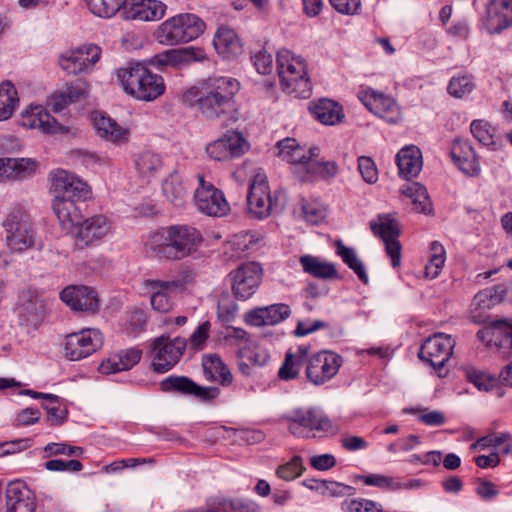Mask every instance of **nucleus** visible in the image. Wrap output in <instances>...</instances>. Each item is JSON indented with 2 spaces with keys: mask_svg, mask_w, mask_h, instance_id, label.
I'll use <instances>...</instances> for the list:
<instances>
[{
  "mask_svg": "<svg viewBox=\"0 0 512 512\" xmlns=\"http://www.w3.org/2000/svg\"><path fill=\"white\" fill-rule=\"evenodd\" d=\"M240 83L232 77L217 76L204 80L190 90L194 97L193 105L206 119H220L233 110L235 96Z\"/></svg>",
  "mask_w": 512,
  "mask_h": 512,
  "instance_id": "obj_1",
  "label": "nucleus"
},
{
  "mask_svg": "<svg viewBox=\"0 0 512 512\" xmlns=\"http://www.w3.org/2000/svg\"><path fill=\"white\" fill-rule=\"evenodd\" d=\"M201 241L196 228L173 225L152 234L145 246L158 259L181 260L195 252Z\"/></svg>",
  "mask_w": 512,
  "mask_h": 512,
  "instance_id": "obj_2",
  "label": "nucleus"
},
{
  "mask_svg": "<svg viewBox=\"0 0 512 512\" xmlns=\"http://www.w3.org/2000/svg\"><path fill=\"white\" fill-rule=\"evenodd\" d=\"M116 77L124 92L140 101H154L165 92L162 76L141 63H129L117 69Z\"/></svg>",
  "mask_w": 512,
  "mask_h": 512,
  "instance_id": "obj_3",
  "label": "nucleus"
},
{
  "mask_svg": "<svg viewBox=\"0 0 512 512\" xmlns=\"http://www.w3.org/2000/svg\"><path fill=\"white\" fill-rule=\"evenodd\" d=\"M277 69L284 91L297 98H308L311 83L307 71V62L288 49L277 53Z\"/></svg>",
  "mask_w": 512,
  "mask_h": 512,
  "instance_id": "obj_4",
  "label": "nucleus"
},
{
  "mask_svg": "<svg viewBox=\"0 0 512 512\" xmlns=\"http://www.w3.org/2000/svg\"><path fill=\"white\" fill-rule=\"evenodd\" d=\"M288 431L298 438L334 435L339 431L337 424L314 408H297L284 416Z\"/></svg>",
  "mask_w": 512,
  "mask_h": 512,
  "instance_id": "obj_5",
  "label": "nucleus"
},
{
  "mask_svg": "<svg viewBox=\"0 0 512 512\" xmlns=\"http://www.w3.org/2000/svg\"><path fill=\"white\" fill-rule=\"evenodd\" d=\"M205 30L204 21L195 14L181 13L162 22L154 38L162 45H177L198 38Z\"/></svg>",
  "mask_w": 512,
  "mask_h": 512,
  "instance_id": "obj_6",
  "label": "nucleus"
},
{
  "mask_svg": "<svg viewBox=\"0 0 512 512\" xmlns=\"http://www.w3.org/2000/svg\"><path fill=\"white\" fill-rule=\"evenodd\" d=\"M187 342L185 338L160 336L151 342V365L154 371L165 373L174 367L183 355Z\"/></svg>",
  "mask_w": 512,
  "mask_h": 512,
  "instance_id": "obj_7",
  "label": "nucleus"
},
{
  "mask_svg": "<svg viewBox=\"0 0 512 512\" xmlns=\"http://www.w3.org/2000/svg\"><path fill=\"white\" fill-rule=\"evenodd\" d=\"M370 228L375 236H379L383 240L392 267H400L401 244L398 237L401 228L394 214H379L376 219L370 222Z\"/></svg>",
  "mask_w": 512,
  "mask_h": 512,
  "instance_id": "obj_8",
  "label": "nucleus"
},
{
  "mask_svg": "<svg viewBox=\"0 0 512 512\" xmlns=\"http://www.w3.org/2000/svg\"><path fill=\"white\" fill-rule=\"evenodd\" d=\"M103 344V335L98 329L85 328L65 336L63 352L67 359L78 361L95 353Z\"/></svg>",
  "mask_w": 512,
  "mask_h": 512,
  "instance_id": "obj_9",
  "label": "nucleus"
},
{
  "mask_svg": "<svg viewBox=\"0 0 512 512\" xmlns=\"http://www.w3.org/2000/svg\"><path fill=\"white\" fill-rule=\"evenodd\" d=\"M276 206V199L272 196L265 174L254 175L247 194V211L255 219L267 218Z\"/></svg>",
  "mask_w": 512,
  "mask_h": 512,
  "instance_id": "obj_10",
  "label": "nucleus"
},
{
  "mask_svg": "<svg viewBox=\"0 0 512 512\" xmlns=\"http://www.w3.org/2000/svg\"><path fill=\"white\" fill-rule=\"evenodd\" d=\"M3 226L6 232V244L13 250L22 252L35 243V231L27 215L13 212L7 216Z\"/></svg>",
  "mask_w": 512,
  "mask_h": 512,
  "instance_id": "obj_11",
  "label": "nucleus"
},
{
  "mask_svg": "<svg viewBox=\"0 0 512 512\" xmlns=\"http://www.w3.org/2000/svg\"><path fill=\"white\" fill-rule=\"evenodd\" d=\"M306 360V377L316 386L323 385L334 378L342 365V357L329 350L308 355Z\"/></svg>",
  "mask_w": 512,
  "mask_h": 512,
  "instance_id": "obj_12",
  "label": "nucleus"
},
{
  "mask_svg": "<svg viewBox=\"0 0 512 512\" xmlns=\"http://www.w3.org/2000/svg\"><path fill=\"white\" fill-rule=\"evenodd\" d=\"M198 186L195 189L193 201L196 208L208 216L222 217L230 210L229 204L219 189L206 181L203 175H198Z\"/></svg>",
  "mask_w": 512,
  "mask_h": 512,
  "instance_id": "obj_13",
  "label": "nucleus"
},
{
  "mask_svg": "<svg viewBox=\"0 0 512 512\" xmlns=\"http://www.w3.org/2000/svg\"><path fill=\"white\" fill-rule=\"evenodd\" d=\"M101 48L94 44H84L70 48L60 54L58 62L60 67L71 75L90 72L100 60Z\"/></svg>",
  "mask_w": 512,
  "mask_h": 512,
  "instance_id": "obj_14",
  "label": "nucleus"
},
{
  "mask_svg": "<svg viewBox=\"0 0 512 512\" xmlns=\"http://www.w3.org/2000/svg\"><path fill=\"white\" fill-rule=\"evenodd\" d=\"M49 180L54 198L86 200L89 197L90 189L87 183L66 170L52 171Z\"/></svg>",
  "mask_w": 512,
  "mask_h": 512,
  "instance_id": "obj_15",
  "label": "nucleus"
},
{
  "mask_svg": "<svg viewBox=\"0 0 512 512\" xmlns=\"http://www.w3.org/2000/svg\"><path fill=\"white\" fill-rule=\"evenodd\" d=\"M249 148L250 144L243 134L231 130L227 131L221 138L209 143L206 146V153L213 160L226 161L241 157Z\"/></svg>",
  "mask_w": 512,
  "mask_h": 512,
  "instance_id": "obj_16",
  "label": "nucleus"
},
{
  "mask_svg": "<svg viewBox=\"0 0 512 512\" xmlns=\"http://www.w3.org/2000/svg\"><path fill=\"white\" fill-rule=\"evenodd\" d=\"M279 157L293 165V173L301 181L304 176L308 163L312 156H319V148L316 146L306 147L300 145L293 138H286L278 142Z\"/></svg>",
  "mask_w": 512,
  "mask_h": 512,
  "instance_id": "obj_17",
  "label": "nucleus"
},
{
  "mask_svg": "<svg viewBox=\"0 0 512 512\" xmlns=\"http://www.w3.org/2000/svg\"><path fill=\"white\" fill-rule=\"evenodd\" d=\"M358 98L369 111L388 123H398L402 118L399 105L389 96L367 88L359 92Z\"/></svg>",
  "mask_w": 512,
  "mask_h": 512,
  "instance_id": "obj_18",
  "label": "nucleus"
},
{
  "mask_svg": "<svg viewBox=\"0 0 512 512\" xmlns=\"http://www.w3.org/2000/svg\"><path fill=\"white\" fill-rule=\"evenodd\" d=\"M455 341L445 333H435L422 344L419 358L434 368L443 367L453 354Z\"/></svg>",
  "mask_w": 512,
  "mask_h": 512,
  "instance_id": "obj_19",
  "label": "nucleus"
},
{
  "mask_svg": "<svg viewBox=\"0 0 512 512\" xmlns=\"http://www.w3.org/2000/svg\"><path fill=\"white\" fill-rule=\"evenodd\" d=\"M477 336L488 347L498 349L503 357H507L512 350V320H495L479 330Z\"/></svg>",
  "mask_w": 512,
  "mask_h": 512,
  "instance_id": "obj_20",
  "label": "nucleus"
},
{
  "mask_svg": "<svg viewBox=\"0 0 512 512\" xmlns=\"http://www.w3.org/2000/svg\"><path fill=\"white\" fill-rule=\"evenodd\" d=\"M262 280V269L255 262L242 264L233 272L232 290L236 298L249 299L257 290Z\"/></svg>",
  "mask_w": 512,
  "mask_h": 512,
  "instance_id": "obj_21",
  "label": "nucleus"
},
{
  "mask_svg": "<svg viewBox=\"0 0 512 512\" xmlns=\"http://www.w3.org/2000/svg\"><path fill=\"white\" fill-rule=\"evenodd\" d=\"M512 25V0H490L482 28L489 34H498Z\"/></svg>",
  "mask_w": 512,
  "mask_h": 512,
  "instance_id": "obj_22",
  "label": "nucleus"
},
{
  "mask_svg": "<svg viewBox=\"0 0 512 512\" xmlns=\"http://www.w3.org/2000/svg\"><path fill=\"white\" fill-rule=\"evenodd\" d=\"M75 227L77 228L75 234L77 245L83 248L106 237L111 231V222L104 215H95L80 220V223Z\"/></svg>",
  "mask_w": 512,
  "mask_h": 512,
  "instance_id": "obj_23",
  "label": "nucleus"
},
{
  "mask_svg": "<svg viewBox=\"0 0 512 512\" xmlns=\"http://www.w3.org/2000/svg\"><path fill=\"white\" fill-rule=\"evenodd\" d=\"M20 123L29 129H38L46 134L68 133L66 126L58 123L41 105H31L21 114Z\"/></svg>",
  "mask_w": 512,
  "mask_h": 512,
  "instance_id": "obj_24",
  "label": "nucleus"
},
{
  "mask_svg": "<svg viewBox=\"0 0 512 512\" xmlns=\"http://www.w3.org/2000/svg\"><path fill=\"white\" fill-rule=\"evenodd\" d=\"M60 299L72 310L95 312L99 305L97 292L85 285H72L60 292Z\"/></svg>",
  "mask_w": 512,
  "mask_h": 512,
  "instance_id": "obj_25",
  "label": "nucleus"
},
{
  "mask_svg": "<svg viewBox=\"0 0 512 512\" xmlns=\"http://www.w3.org/2000/svg\"><path fill=\"white\" fill-rule=\"evenodd\" d=\"M35 509V496L24 482L16 480L7 485L6 512H34Z\"/></svg>",
  "mask_w": 512,
  "mask_h": 512,
  "instance_id": "obj_26",
  "label": "nucleus"
},
{
  "mask_svg": "<svg viewBox=\"0 0 512 512\" xmlns=\"http://www.w3.org/2000/svg\"><path fill=\"white\" fill-rule=\"evenodd\" d=\"M92 124L96 134L108 142L122 145L129 141V129L119 125L114 119L102 113L96 112L93 114Z\"/></svg>",
  "mask_w": 512,
  "mask_h": 512,
  "instance_id": "obj_27",
  "label": "nucleus"
},
{
  "mask_svg": "<svg viewBox=\"0 0 512 512\" xmlns=\"http://www.w3.org/2000/svg\"><path fill=\"white\" fill-rule=\"evenodd\" d=\"M451 158L464 174L475 177L480 174L476 153L468 141L455 140L451 146Z\"/></svg>",
  "mask_w": 512,
  "mask_h": 512,
  "instance_id": "obj_28",
  "label": "nucleus"
},
{
  "mask_svg": "<svg viewBox=\"0 0 512 512\" xmlns=\"http://www.w3.org/2000/svg\"><path fill=\"white\" fill-rule=\"evenodd\" d=\"M21 324L28 327H37L45 316V302L31 293H24L17 307Z\"/></svg>",
  "mask_w": 512,
  "mask_h": 512,
  "instance_id": "obj_29",
  "label": "nucleus"
},
{
  "mask_svg": "<svg viewBox=\"0 0 512 512\" xmlns=\"http://www.w3.org/2000/svg\"><path fill=\"white\" fill-rule=\"evenodd\" d=\"M167 6L160 0H132L126 8L127 18L139 21H158L166 13Z\"/></svg>",
  "mask_w": 512,
  "mask_h": 512,
  "instance_id": "obj_30",
  "label": "nucleus"
},
{
  "mask_svg": "<svg viewBox=\"0 0 512 512\" xmlns=\"http://www.w3.org/2000/svg\"><path fill=\"white\" fill-rule=\"evenodd\" d=\"M206 57L205 52L199 47H185L167 50L155 56L160 65L183 66L196 61H202Z\"/></svg>",
  "mask_w": 512,
  "mask_h": 512,
  "instance_id": "obj_31",
  "label": "nucleus"
},
{
  "mask_svg": "<svg viewBox=\"0 0 512 512\" xmlns=\"http://www.w3.org/2000/svg\"><path fill=\"white\" fill-rule=\"evenodd\" d=\"M508 291V286L499 284L479 291L472 302V318L476 323H481L484 320L475 314L477 310H489L497 304L501 303Z\"/></svg>",
  "mask_w": 512,
  "mask_h": 512,
  "instance_id": "obj_32",
  "label": "nucleus"
},
{
  "mask_svg": "<svg viewBox=\"0 0 512 512\" xmlns=\"http://www.w3.org/2000/svg\"><path fill=\"white\" fill-rule=\"evenodd\" d=\"M82 201L69 198L53 199L52 208L62 228L71 229L80 223L83 215L77 203Z\"/></svg>",
  "mask_w": 512,
  "mask_h": 512,
  "instance_id": "obj_33",
  "label": "nucleus"
},
{
  "mask_svg": "<svg viewBox=\"0 0 512 512\" xmlns=\"http://www.w3.org/2000/svg\"><path fill=\"white\" fill-rule=\"evenodd\" d=\"M309 111L316 120L324 125H336L344 118L342 106L326 98L310 102Z\"/></svg>",
  "mask_w": 512,
  "mask_h": 512,
  "instance_id": "obj_34",
  "label": "nucleus"
},
{
  "mask_svg": "<svg viewBox=\"0 0 512 512\" xmlns=\"http://www.w3.org/2000/svg\"><path fill=\"white\" fill-rule=\"evenodd\" d=\"M213 45L224 58L237 57L243 52V45L237 33L226 26L217 29Z\"/></svg>",
  "mask_w": 512,
  "mask_h": 512,
  "instance_id": "obj_35",
  "label": "nucleus"
},
{
  "mask_svg": "<svg viewBox=\"0 0 512 512\" xmlns=\"http://www.w3.org/2000/svg\"><path fill=\"white\" fill-rule=\"evenodd\" d=\"M36 162L29 158H1L0 181L30 176L36 170Z\"/></svg>",
  "mask_w": 512,
  "mask_h": 512,
  "instance_id": "obj_36",
  "label": "nucleus"
},
{
  "mask_svg": "<svg viewBox=\"0 0 512 512\" xmlns=\"http://www.w3.org/2000/svg\"><path fill=\"white\" fill-rule=\"evenodd\" d=\"M396 162L401 177H416L423 165L421 151L413 145L404 147L397 153Z\"/></svg>",
  "mask_w": 512,
  "mask_h": 512,
  "instance_id": "obj_37",
  "label": "nucleus"
},
{
  "mask_svg": "<svg viewBox=\"0 0 512 512\" xmlns=\"http://www.w3.org/2000/svg\"><path fill=\"white\" fill-rule=\"evenodd\" d=\"M310 354V346L299 345L294 350H289L285 355V360L278 371L281 380L295 379L300 372L303 363L307 364V357Z\"/></svg>",
  "mask_w": 512,
  "mask_h": 512,
  "instance_id": "obj_38",
  "label": "nucleus"
},
{
  "mask_svg": "<svg viewBox=\"0 0 512 512\" xmlns=\"http://www.w3.org/2000/svg\"><path fill=\"white\" fill-rule=\"evenodd\" d=\"M142 352L139 349H126L117 355L103 361L99 366V371L103 374H113L131 369L141 359Z\"/></svg>",
  "mask_w": 512,
  "mask_h": 512,
  "instance_id": "obj_39",
  "label": "nucleus"
},
{
  "mask_svg": "<svg viewBox=\"0 0 512 512\" xmlns=\"http://www.w3.org/2000/svg\"><path fill=\"white\" fill-rule=\"evenodd\" d=\"M164 280L148 279L145 281L146 289L151 293L150 303L153 310L160 313H167L173 307L171 295L175 294L171 289L164 286Z\"/></svg>",
  "mask_w": 512,
  "mask_h": 512,
  "instance_id": "obj_40",
  "label": "nucleus"
},
{
  "mask_svg": "<svg viewBox=\"0 0 512 512\" xmlns=\"http://www.w3.org/2000/svg\"><path fill=\"white\" fill-rule=\"evenodd\" d=\"M300 264L305 273L315 278L329 280L338 277L335 265L319 257L304 255L300 258Z\"/></svg>",
  "mask_w": 512,
  "mask_h": 512,
  "instance_id": "obj_41",
  "label": "nucleus"
},
{
  "mask_svg": "<svg viewBox=\"0 0 512 512\" xmlns=\"http://www.w3.org/2000/svg\"><path fill=\"white\" fill-rule=\"evenodd\" d=\"M302 485L326 497H343L354 492L352 486L331 480L305 479Z\"/></svg>",
  "mask_w": 512,
  "mask_h": 512,
  "instance_id": "obj_42",
  "label": "nucleus"
},
{
  "mask_svg": "<svg viewBox=\"0 0 512 512\" xmlns=\"http://www.w3.org/2000/svg\"><path fill=\"white\" fill-rule=\"evenodd\" d=\"M162 192L165 198L174 206L182 207L187 201L188 190L182 177L171 173L162 184Z\"/></svg>",
  "mask_w": 512,
  "mask_h": 512,
  "instance_id": "obj_43",
  "label": "nucleus"
},
{
  "mask_svg": "<svg viewBox=\"0 0 512 512\" xmlns=\"http://www.w3.org/2000/svg\"><path fill=\"white\" fill-rule=\"evenodd\" d=\"M401 192L412 200L416 212L424 214L431 213L432 204L427 189L420 183H408L402 187Z\"/></svg>",
  "mask_w": 512,
  "mask_h": 512,
  "instance_id": "obj_44",
  "label": "nucleus"
},
{
  "mask_svg": "<svg viewBox=\"0 0 512 512\" xmlns=\"http://www.w3.org/2000/svg\"><path fill=\"white\" fill-rule=\"evenodd\" d=\"M319 156H312L308 163L307 170L302 177V182L311 181L316 178L330 179L338 173V166L334 161H320Z\"/></svg>",
  "mask_w": 512,
  "mask_h": 512,
  "instance_id": "obj_45",
  "label": "nucleus"
},
{
  "mask_svg": "<svg viewBox=\"0 0 512 512\" xmlns=\"http://www.w3.org/2000/svg\"><path fill=\"white\" fill-rule=\"evenodd\" d=\"M18 103L15 86L9 80L2 81L0 83V121L11 118Z\"/></svg>",
  "mask_w": 512,
  "mask_h": 512,
  "instance_id": "obj_46",
  "label": "nucleus"
},
{
  "mask_svg": "<svg viewBox=\"0 0 512 512\" xmlns=\"http://www.w3.org/2000/svg\"><path fill=\"white\" fill-rule=\"evenodd\" d=\"M335 247L337 255L342 258L343 262L357 274L363 283H367L368 275L356 252L352 248L345 246L340 240L335 242Z\"/></svg>",
  "mask_w": 512,
  "mask_h": 512,
  "instance_id": "obj_47",
  "label": "nucleus"
},
{
  "mask_svg": "<svg viewBox=\"0 0 512 512\" xmlns=\"http://www.w3.org/2000/svg\"><path fill=\"white\" fill-rule=\"evenodd\" d=\"M203 367L206 373L222 385H230L233 376L228 367L217 355H209L204 359Z\"/></svg>",
  "mask_w": 512,
  "mask_h": 512,
  "instance_id": "obj_48",
  "label": "nucleus"
},
{
  "mask_svg": "<svg viewBox=\"0 0 512 512\" xmlns=\"http://www.w3.org/2000/svg\"><path fill=\"white\" fill-rule=\"evenodd\" d=\"M446 260L444 247L439 242H432L430 245V258L425 266V276L434 279L440 274Z\"/></svg>",
  "mask_w": 512,
  "mask_h": 512,
  "instance_id": "obj_49",
  "label": "nucleus"
},
{
  "mask_svg": "<svg viewBox=\"0 0 512 512\" xmlns=\"http://www.w3.org/2000/svg\"><path fill=\"white\" fill-rule=\"evenodd\" d=\"M163 392L193 394L196 383L186 376H169L160 382Z\"/></svg>",
  "mask_w": 512,
  "mask_h": 512,
  "instance_id": "obj_50",
  "label": "nucleus"
},
{
  "mask_svg": "<svg viewBox=\"0 0 512 512\" xmlns=\"http://www.w3.org/2000/svg\"><path fill=\"white\" fill-rule=\"evenodd\" d=\"M464 372L467 380L480 391H490L497 385V379L485 371L467 367Z\"/></svg>",
  "mask_w": 512,
  "mask_h": 512,
  "instance_id": "obj_51",
  "label": "nucleus"
},
{
  "mask_svg": "<svg viewBox=\"0 0 512 512\" xmlns=\"http://www.w3.org/2000/svg\"><path fill=\"white\" fill-rule=\"evenodd\" d=\"M90 11L102 18L114 16L126 0H86Z\"/></svg>",
  "mask_w": 512,
  "mask_h": 512,
  "instance_id": "obj_52",
  "label": "nucleus"
},
{
  "mask_svg": "<svg viewBox=\"0 0 512 512\" xmlns=\"http://www.w3.org/2000/svg\"><path fill=\"white\" fill-rule=\"evenodd\" d=\"M306 470L303 459L299 455H294L288 462L280 465L276 469L278 478L284 481H292L300 477Z\"/></svg>",
  "mask_w": 512,
  "mask_h": 512,
  "instance_id": "obj_53",
  "label": "nucleus"
},
{
  "mask_svg": "<svg viewBox=\"0 0 512 512\" xmlns=\"http://www.w3.org/2000/svg\"><path fill=\"white\" fill-rule=\"evenodd\" d=\"M475 87L471 75H460L452 77L448 84V92L455 98H462L470 94Z\"/></svg>",
  "mask_w": 512,
  "mask_h": 512,
  "instance_id": "obj_54",
  "label": "nucleus"
},
{
  "mask_svg": "<svg viewBox=\"0 0 512 512\" xmlns=\"http://www.w3.org/2000/svg\"><path fill=\"white\" fill-rule=\"evenodd\" d=\"M135 165L140 174L148 176L161 167L162 161L158 154L144 151L138 155Z\"/></svg>",
  "mask_w": 512,
  "mask_h": 512,
  "instance_id": "obj_55",
  "label": "nucleus"
},
{
  "mask_svg": "<svg viewBox=\"0 0 512 512\" xmlns=\"http://www.w3.org/2000/svg\"><path fill=\"white\" fill-rule=\"evenodd\" d=\"M302 213L307 222L318 224L325 218L326 208L318 200H303Z\"/></svg>",
  "mask_w": 512,
  "mask_h": 512,
  "instance_id": "obj_56",
  "label": "nucleus"
},
{
  "mask_svg": "<svg viewBox=\"0 0 512 512\" xmlns=\"http://www.w3.org/2000/svg\"><path fill=\"white\" fill-rule=\"evenodd\" d=\"M367 486H375L388 491H399V478L381 474H370L361 477Z\"/></svg>",
  "mask_w": 512,
  "mask_h": 512,
  "instance_id": "obj_57",
  "label": "nucleus"
},
{
  "mask_svg": "<svg viewBox=\"0 0 512 512\" xmlns=\"http://www.w3.org/2000/svg\"><path fill=\"white\" fill-rule=\"evenodd\" d=\"M511 434L509 432H502L499 434H489L479 438L476 442L472 443L469 447L470 451L476 452L485 450L489 447L497 448L505 442L510 441Z\"/></svg>",
  "mask_w": 512,
  "mask_h": 512,
  "instance_id": "obj_58",
  "label": "nucleus"
},
{
  "mask_svg": "<svg viewBox=\"0 0 512 512\" xmlns=\"http://www.w3.org/2000/svg\"><path fill=\"white\" fill-rule=\"evenodd\" d=\"M474 138L485 146L494 144V129L484 120H474L470 125Z\"/></svg>",
  "mask_w": 512,
  "mask_h": 512,
  "instance_id": "obj_59",
  "label": "nucleus"
},
{
  "mask_svg": "<svg viewBox=\"0 0 512 512\" xmlns=\"http://www.w3.org/2000/svg\"><path fill=\"white\" fill-rule=\"evenodd\" d=\"M194 279L195 273L193 270L186 268L173 279L164 281V286L175 293H179L191 285L194 282Z\"/></svg>",
  "mask_w": 512,
  "mask_h": 512,
  "instance_id": "obj_60",
  "label": "nucleus"
},
{
  "mask_svg": "<svg viewBox=\"0 0 512 512\" xmlns=\"http://www.w3.org/2000/svg\"><path fill=\"white\" fill-rule=\"evenodd\" d=\"M110 265V261L101 254L92 255L80 264L81 273L88 275L91 273H102Z\"/></svg>",
  "mask_w": 512,
  "mask_h": 512,
  "instance_id": "obj_61",
  "label": "nucleus"
},
{
  "mask_svg": "<svg viewBox=\"0 0 512 512\" xmlns=\"http://www.w3.org/2000/svg\"><path fill=\"white\" fill-rule=\"evenodd\" d=\"M251 60L259 74L267 75L273 71V57L265 49L254 52L251 56Z\"/></svg>",
  "mask_w": 512,
  "mask_h": 512,
  "instance_id": "obj_62",
  "label": "nucleus"
},
{
  "mask_svg": "<svg viewBox=\"0 0 512 512\" xmlns=\"http://www.w3.org/2000/svg\"><path fill=\"white\" fill-rule=\"evenodd\" d=\"M358 170L365 182L373 184L378 180V170L372 158L360 156L358 158Z\"/></svg>",
  "mask_w": 512,
  "mask_h": 512,
  "instance_id": "obj_63",
  "label": "nucleus"
},
{
  "mask_svg": "<svg viewBox=\"0 0 512 512\" xmlns=\"http://www.w3.org/2000/svg\"><path fill=\"white\" fill-rule=\"evenodd\" d=\"M244 322L253 327L271 326L266 306L247 311L244 315Z\"/></svg>",
  "mask_w": 512,
  "mask_h": 512,
  "instance_id": "obj_64",
  "label": "nucleus"
}]
</instances>
